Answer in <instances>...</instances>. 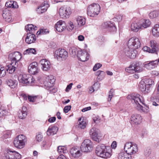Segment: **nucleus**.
I'll list each match as a JSON object with an SVG mask.
<instances>
[{
	"instance_id": "f257e3e1",
	"label": "nucleus",
	"mask_w": 159,
	"mask_h": 159,
	"mask_svg": "<svg viewBox=\"0 0 159 159\" xmlns=\"http://www.w3.org/2000/svg\"><path fill=\"white\" fill-rule=\"evenodd\" d=\"M127 98L131 100L134 107L138 110L144 112H147L148 111V107L144 104L142 98L140 95H129Z\"/></svg>"
},
{
	"instance_id": "f03ea898",
	"label": "nucleus",
	"mask_w": 159,
	"mask_h": 159,
	"mask_svg": "<svg viewBox=\"0 0 159 159\" xmlns=\"http://www.w3.org/2000/svg\"><path fill=\"white\" fill-rule=\"evenodd\" d=\"M154 84V82L151 79H143L139 84V89L144 93H148L150 92V89Z\"/></svg>"
},
{
	"instance_id": "7ed1b4c3",
	"label": "nucleus",
	"mask_w": 159,
	"mask_h": 159,
	"mask_svg": "<svg viewBox=\"0 0 159 159\" xmlns=\"http://www.w3.org/2000/svg\"><path fill=\"white\" fill-rule=\"evenodd\" d=\"M27 141L26 137L23 134H20L15 138L13 143L16 148L18 149H22L25 147Z\"/></svg>"
},
{
	"instance_id": "20e7f679",
	"label": "nucleus",
	"mask_w": 159,
	"mask_h": 159,
	"mask_svg": "<svg viewBox=\"0 0 159 159\" xmlns=\"http://www.w3.org/2000/svg\"><path fill=\"white\" fill-rule=\"evenodd\" d=\"M106 147L103 144L97 146L95 152L97 155L103 158H107L111 156L110 153L107 151Z\"/></svg>"
},
{
	"instance_id": "39448f33",
	"label": "nucleus",
	"mask_w": 159,
	"mask_h": 159,
	"mask_svg": "<svg viewBox=\"0 0 159 159\" xmlns=\"http://www.w3.org/2000/svg\"><path fill=\"white\" fill-rule=\"evenodd\" d=\"M100 10V7L98 4L93 3L88 7L87 14L90 17H95L99 13Z\"/></svg>"
},
{
	"instance_id": "423d86ee",
	"label": "nucleus",
	"mask_w": 159,
	"mask_h": 159,
	"mask_svg": "<svg viewBox=\"0 0 159 159\" xmlns=\"http://www.w3.org/2000/svg\"><path fill=\"white\" fill-rule=\"evenodd\" d=\"M124 150L126 153L131 156L138 151V148L137 145L135 143L128 142L125 144Z\"/></svg>"
},
{
	"instance_id": "0eeeda50",
	"label": "nucleus",
	"mask_w": 159,
	"mask_h": 159,
	"mask_svg": "<svg viewBox=\"0 0 159 159\" xmlns=\"http://www.w3.org/2000/svg\"><path fill=\"white\" fill-rule=\"evenodd\" d=\"M18 80L20 82L26 85H32L34 81V79L31 75L25 74L19 75Z\"/></svg>"
},
{
	"instance_id": "6e6552de",
	"label": "nucleus",
	"mask_w": 159,
	"mask_h": 159,
	"mask_svg": "<svg viewBox=\"0 0 159 159\" xmlns=\"http://www.w3.org/2000/svg\"><path fill=\"white\" fill-rule=\"evenodd\" d=\"M54 56L55 58L58 59L61 58L63 60H65L68 57V52L64 49H59L55 51Z\"/></svg>"
},
{
	"instance_id": "1a4fd4ad",
	"label": "nucleus",
	"mask_w": 159,
	"mask_h": 159,
	"mask_svg": "<svg viewBox=\"0 0 159 159\" xmlns=\"http://www.w3.org/2000/svg\"><path fill=\"white\" fill-rule=\"evenodd\" d=\"M92 148V143L89 139L84 140L80 146L82 152H90Z\"/></svg>"
},
{
	"instance_id": "9d476101",
	"label": "nucleus",
	"mask_w": 159,
	"mask_h": 159,
	"mask_svg": "<svg viewBox=\"0 0 159 159\" xmlns=\"http://www.w3.org/2000/svg\"><path fill=\"white\" fill-rule=\"evenodd\" d=\"M141 43L139 39L135 37L130 39L128 41V46L134 49H138L140 46Z\"/></svg>"
},
{
	"instance_id": "9b49d317",
	"label": "nucleus",
	"mask_w": 159,
	"mask_h": 159,
	"mask_svg": "<svg viewBox=\"0 0 159 159\" xmlns=\"http://www.w3.org/2000/svg\"><path fill=\"white\" fill-rule=\"evenodd\" d=\"M77 52V56L79 60L85 62L89 59V54L85 50L79 51Z\"/></svg>"
},
{
	"instance_id": "f8f14e48",
	"label": "nucleus",
	"mask_w": 159,
	"mask_h": 159,
	"mask_svg": "<svg viewBox=\"0 0 159 159\" xmlns=\"http://www.w3.org/2000/svg\"><path fill=\"white\" fill-rule=\"evenodd\" d=\"M22 57L20 53L16 52L14 53L10 54L8 56V58L13 62L16 66H17V63L21 58Z\"/></svg>"
},
{
	"instance_id": "ddd939ff",
	"label": "nucleus",
	"mask_w": 159,
	"mask_h": 159,
	"mask_svg": "<svg viewBox=\"0 0 159 159\" xmlns=\"http://www.w3.org/2000/svg\"><path fill=\"white\" fill-rule=\"evenodd\" d=\"M59 15L62 18H66V16H68L71 13L70 9L69 7L66 6L61 7L59 11Z\"/></svg>"
},
{
	"instance_id": "4468645a",
	"label": "nucleus",
	"mask_w": 159,
	"mask_h": 159,
	"mask_svg": "<svg viewBox=\"0 0 159 159\" xmlns=\"http://www.w3.org/2000/svg\"><path fill=\"white\" fill-rule=\"evenodd\" d=\"M21 156L19 153L15 151H9L5 154V157L7 159H20Z\"/></svg>"
},
{
	"instance_id": "2eb2a0df",
	"label": "nucleus",
	"mask_w": 159,
	"mask_h": 159,
	"mask_svg": "<svg viewBox=\"0 0 159 159\" xmlns=\"http://www.w3.org/2000/svg\"><path fill=\"white\" fill-rule=\"evenodd\" d=\"M124 51L125 55L131 59L134 58L137 53V51L135 49L128 47L125 49Z\"/></svg>"
},
{
	"instance_id": "dca6fc26",
	"label": "nucleus",
	"mask_w": 159,
	"mask_h": 159,
	"mask_svg": "<svg viewBox=\"0 0 159 159\" xmlns=\"http://www.w3.org/2000/svg\"><path fill=\"white\" fill-rule=\"evenodd\" d=\"M142 120V117L139 114H135L132 115L130 118V123L131 125L139 124Z\"/></svg>"
},
{
	"instance_id": "f3484780",
	"label": "nucleus",
	"mask_w": 159,
	"mask_h": 159,
	"mask_svg": "<svg viewBox=\"0 0 159 159\" xmlns=\"http://www.w3.org/2000/svg\"><path fill=\"white\" fill-rule=\"evenodd\" d=\"M81 150L75 147L71 148L70 150V153L72 158H78L82 155Z\"/></svg>"
},
{
	"instance_id": "a211bd4d",
	"label": "nucleus",
	"mask_w": 159,
	"mask_h": 159,
	"mask_svg": "<svg viewBox=\"0 0 159 159\" xmlns=\"http://www.w3.org/2000/svg\"><path fill=\"white\" fill-rule=\"evenodd\" d=\"M40 63L41 65V69L43 71H47L50 69V62L46 59L41 60L40 61Z\"/></svg>"
},
{
	"instance_id": "6ab92c4d",
	"label": "nucleus",
	"mask_w": 159,
	"mask_h": 159,
	"mask_svg": "<svg viewBox=\"0 0 159 159\" xmlns=\"http://www.w3.org/2000/svg\"><path fill=\"white\" fill-rule=\"evenodd\" d=\"M99 130L95 128H93L90 130V135L93 140L98 142L99 141V136L98 135Z\"/></svg>"
},
{
	"instance_id": "aec40b11",
	"label": "nucleus",
	"mask_w": 159,
	"mask_h": 159,
	"mask_svg": "<svg viewBox=\"0 0 159 159\" xmlns=\"http://www.w3.org/2000/svg\"><path fill=\"white\" fill-rule=\"evenodd\" d=\"M66 28V25L64 21L59 20L55 24V28L59 32L63 31Z\"/></svg>"
},
{
	"instance_id": "412c9836",
	"label": "nucleus",
	"mask_w": 159,
	"mask_h": 159,
	"mask_svg": "<svg viewBox=\"0 0 159 159\" xmlns=\"http://www.w3.org/2000/svg\"><path fill=\"white\" fill-rule=\"evenodd\" d=\"M38 64L34 62L31 63L28 66V72L31 74L34 75L38 72Z\"/></svg>"
},
{
	"instance_id": "4be33fe9",
	"label": "nucleus",
	"mask_w": 159,
	"mask_h": 159,
	"mask_svg": "<svg viewBox=\"0 0 159 159\" xmlns=\"http://www.w3.org/2000/svg\"><path fill=\"white\" fill-rule=\"evenodd\" d=\"M36 40L35 35L34 34L28 33L25 39V42L28 44L34 43Z\"/></svg>"
},
{
	"instance_id": "5701e85b",
	"label": "nucleus",
	"mask_w": 159,
	"mask_h": 159,
	"mask_svg": "<svg viewBox=\"0 0 159 159\" xmlns=\"http://www.w3.org/2000/svg\"><path fill=\"white\" fill-rule=\"evenodd\" d=\"M105 28H107L110 31H115L116 30V28L113 22H106L104 24L103 26Z\"/></svg>"
},
{
	"instance_id": "b1692460",
	"label": "nucleus",
	"mask_w": 159,
	"mask_h": 159,
	"mask_svg": "<svg viewBox=\"0 0 159 159\" xmlns=\"http://www.w3.org/2000/svg\"><path fill=\"white\" fill-rule=\"evenodd\" d=\"M158 65L157 60L149 61L144 65V67L148 70H151L156 67Z\"/></svg>"
},
{
	"instance_id": "393cba45",
	"label": "nucleus",
	"mask_w": 159,
	"mask_h": 159,
	"mask_svg": "<svg viewBox=\"0 0 159 159\" xmlns=\"http://www.w3.org/2000/svg\"><path fill=\"white\" fill-rule=\"evenodd\" d=\"M142 28L141 24L139 22H134L131 25V30L134 32H137L140 29Z\"/></svg>"
},
{
	"instance_id": "a878e982",
	"label": "nucleus",
	"mask_w": 159,
	"mask_h": 159,
	"mask_svg": "<svg viewBox=\"0 0 159 159\" xmlns=\"http://www.w3.org/2000/svg\"><path fill=\"white\" fill-rule=\"evenodd\" d=\"M58 128L55 126H49L47 131V134L48 136L53 135L57 131Z\"/></svg>"
},
{
	"instance_id": "bb28decb",
	"label": "nucleus",
	"mask_w": 159,
	"mask_h": 159,
	"mask_svg": "<svg viewBox=\"0 0 159 159\" xmlns=\"http://www.w3.org/2000/svg\"><path fill=\"white\" fill-rule=\"evenodd\" d=\"M7 83L8 86L12 89L15 88L18 84V82L16 80L11 79L7 80Z\"/></svg>"
},
{
	"instance_id": "cd10ccee",
	"label": "nucleus",
	"mask_w": 159,
	"mask_h": 159,
	"mask_svg": "<svg viewBox=\"0 0 159 159\" xmlns=\"http://www.w3.org/2000/svg\"><path fill=\"white\" fill-rule=\"evenodd\" d=\"M37 29V27L33 24H29L25 26V30L28 33L34 34V31Z\"/></svg>"
},
{
	"instance_id": "c85d7f7f",
	"label": "nucleus",
	"mask_w": 159,
	"mask_h": 159,
	"mask_svg": "<svg viewBox=\"0 0 159 159\" xmlns=\"http://www.w3.org/2000/svg\"><path fill=\"white\" fill-rule=\"evenodd\" d=\"M150 46L151 48L152 53H154L158 51V45L155 41H150Z\"/></svg>"
},
{
	"instance_id": "c756f323",
	"label": "nucleus",
	"mask_w": 159,
	"mask_h": 159,
	"mask_svg": "<svg viewBox=\"0 0 159 159\" xmlns=\"http://www.w3.org/2000/svg\"><path fill=\"white\" fill-rule=\"evenodd\" d=\"M26 108L25 107H23L21 110L18 111V116L21 119L25 118L27 116Z\"/></svg>"
},
{
	"instance_id": "7c9ffc66",
	"label": "nucleus",
	"mask_w": 159,
	"mask_h": 159,
	"mask_svg": "<svg viewBox=\"0 0 159 159\" xmlns=\"http://www.w3.org/2000/svg\"><path fill=\"white\" fill-rule=\"evenodd\" d=\"M54 82V79L52 76H51L48 77V78L47 79V80L44 82V84L45 86L51 88L53 85Z\"/></svg>"
},
{
	"instance_id": "2f4dec72",
	"label": "nucleus",
	"mask_w": 159,
	"mask_h": 159,
	"mask_svg": "<svg viewBox=\"0 0 159 159\" xmlns=\"http://www.w3.org/2000/svg\"><path fill=\"white\" fill-rule=\"evenodd\" d=\"M16 66L15 63L11 62V63L7 65L6 68L7 70L10 74H12L14 72L15 70Z\"/></svg>"
},
{
	"instance_id": "473e14b6",
	"label": "nucleus",
	"mask_w": 159,
	"mask_h": 159,
	"mask_svg": "<svg viewBox=\"0 0 159 159\" xmlns=\"http://www.w3.org/2000/svg\"><path fill=\"white\" fill-rule=\"evenodd\" d=\"M153 35L156 37L159 36V24H156L152 29Z\"/></svg>"
},
{
	"instance_id": "72a5a7b5",
	"label": "nucleus",
	"mask_w": 159,
	"mask_h": 159,
	"mask_svg": "<svg viewBox=\"0 0 159 159\" xmlns=\"http://www.w3.org/2000/svg\"><path fill=\"white\" fill-rule=\"evenodd\" d=\"M5 6L8 7L12 8H18L17 2L14 1H10L6 2Z\"/></svg>"
},
{
	"instance_id": "f704fd0d",
	"label": "nucleus",
	"mask_w": 159,
	"mask_h": 159,
	"mask_svg": "<svg viewBox=\"0 0 159 159\" xmlns=\"http://www.w3.org/2000/svg\"><path fill=\"white\" fill-rule=\"evenodd\" d=\"M131 156L126 152L120 153L118 156V159H131Z\"/></svg>"
},
{
	"instance_id": "c9c22d12",
	"label": "nucleus",
	"mask_w": 159,
	"mask_h": 159,
	"mask_svg": "<svg viewBox=\"0 0 159 159\" xmlns=\"http://www.w3.org/2000/svg\"><path fill=\"white\" fill-rule=\"evenodd\" d=\"M36 53V51L34 48H29L25 50L23 54L24 55L30 54H35Z\"/></svg>"
},
{
	"instance_id": "e433bc0d",
	"label": "nucleus",
	"mask_w": 159,
	"mask_h": 159,
	"mask_svg": "<svg viewBox=\"0 0 159 159\" xmlns=\"http://www.w3.org/2000/svg\"><path fill=\"white\" fill-rule=\"evenodd\" d=\"M78 24L79 26H82L84 25L85 23V20L84 18L81 17H79L76 19Z\"/></svg>"
},
{
	"instance_id": "4c0bfd02",
	"label": "nucleus",
	"mask_w": 159,
	"mask_h": 159,
	"mask_svg": "<svg viewBox=\"0 0 159 159\" xmlns=\"http://www.w3.org/2000/svg\"><path fill=\"white\" fill-rule=\"evenodd\" d=\"M142 22V23L141 24L142 28H146L149 26L151 24V22L149 20H143Z\"/></svg>"
},
{
	"instance_id": "58836bf2",
	"label": "nucleus",
	"mask_w": 159,
	"mask_h": 159,
	"mask_svg": "<svg viewBox=\"0 0 159 159\" xmlns=\"http://www.w3.org/2000/svg\"><path fill=\"white\" fill-rule=\"evenodd\" d=\"M133 66L135 68V72H140L142 71V69L139 66V63H133Z\"/></svg>"
},
{
	"instance_id": "ea45409f",
	"label": "nucleus",
	"mask_w": 159,
	"mask_h": 159,
	"mask_svg": "<svg viewBox=\"0 0 159 159\" xmlns=\"http://www.w3.org/2000/svg\"><path fill=\"white\" fill-rule=\"evenodd\" d=\"M57 151L60 153H65L66 152L67 150L66 148L64 146H59L57 148Z\"/></svg>"
},
{
	"instance_id": "a19ab883",
	"label": "nucleus",
	"mask_w": 159,
	"mask_h": 159,
	"mask_svg": "<svg viewBox=\"0 0 159 159\" xmlns=\"http://www.w3.org/2000/svg\"><path fill=\"white\" fill-rule=\"evenodd\" d=\"M134 68L133 66V64H132L129 67L126 68L125 71L129 73H134L135 72Z\"/></svg>"
},
{
	"instance_id": "79ce46f5",
	"label": "nucleus",
	"mask_w": 159,
	"mask_h": 159,
	"mask_svg": "<svg viewBox=\"0 0 159 159\" xmlns=\"http://www.w3.org/2000/svg\"><path fill=\"white\" fill-rule=\"evenodd\" d=\"M39 6L41 8V9H42L43 11L45 12L49 7V5L47 3V2L44 1L43 3H42Z\"/></svg>"
},
{
	"instance_id": "37998d69",
	"label": "nucleus",
	"mask_w": 159,
	"mask_h": 159,
	"mask_svg": "<svg viewBox=\"0 0 159 159\" xmlns=\"http://www.w3.org/2000/svg\"><path fill=\"white\" fill-rule=\"evenodd\" d=\"M79 124H78V127L81 129H84L86 126V122L85 121H81V118H80L78 120Z\"/></svg>"
},
{
	"instance_id": "c03bdc74",
	"label": "nucleus",
	"mask_w": 159,
	"mask_h": 159,
	"mask_svg": "<svg viewBox=\"0 0 159 159\" xmlns=\"http://www.w3.org/2000/svg\"><path fill=\"white\" fill-rule=\"evenodd\" d=\"M158 12L156 11L151 12L149 14V16L151 19L156 18L158 16Z\"/></svg>"
},
{
	"instance_id": "a18cd8bd",
	"label": "nucleus",
	"mask_w": 159,
	"mask_h": 159,
	"mask_svg": "<svg viewBox=\"0 0 159 159\" xmlns=\"http://www.w3.org/2000/svg\"><path fill=\"white\" fill-rule=\"evenodd\" d=\"M10 12L7 9H6L3 11L2 16L4 18H7V17H9Z\"/></svg>"
},
{
	"instance_id": "49530a36",
	"label": "nucleus",
	"mask_w": 159,
	"mask_h": 159,
	"mask_svg": "<svg viewBox=\"0 0 159 159\" xmlns=\"http://www.w3.org/2000/svg\"><path fill=\"white\" fill-rule=\"evenodd\" d=\"M38 96H31L30 95H28V99L29 101L30 102H35L36 99L37 98Z\"/></svg>"
},
{
	"instance_id": "de8ad7c7",
	"label": "nucleus",
	"mask_w": 159,
	"mask_h": 159,
	"mask_svg": "<svg viewBox=\"0 0 159 159\" xmlns=\"http://www.w3.org/2000/svg\"><path fill=\"white\" fill-rule=\"evenodd\" d=\"M6 71L3 67H0V77L4 76L5 75ZM2 83L1 80L0 79V85Z\"/></svg>"
},
{
	"instance_id": "09e8293b",
	"label": "nucleus",
	"mask_w": 159,
	"mask_h": 159,
	"mask_svg": "<svg viewBox=\"0 0 159 159\" xmlns=\"http://www.w3.org/2000/svg\"><path fill=\"white\" fill-rule=\"evenodd\" d=\"M114 90L113 89H111L109 92V94L108 95V101H111V98L113 97L114 95Z\"/></svg>"
},
{
	"instance_id": "8fccbe9b",
	"label": "nucleus",
	"mask_w": 159,
	"mask_h": 159,
	"mask_svg": "<svg viewBox=\"0 0 159 159\" xmlns=\"http://www.w3.org/2000/svg\"><path fill=\"white\" fill-rule=\"evenodd\" d=\"M11 135L10 133L9 132L5 131L3 133V135L2 136L3 139H7L9 138Z\"/></svg>"
},
{
	"instance_id": "3c124183",
	"label": "nucleus",
	"mask_w": 159,
	"mask_h": 159,
	"mask_svg": "<svg viewBox=\"0 0 159 159\" xmlns=\"http://www.w3.org/2000/svg\"><path fill=\"white\" fill-rule=\"evenodd\" d=\"M43 138V137L41 133H39L36 135V139L37 141L40 142L42 140Z\"/></svg>"
},
{
	"instance_id": "603ef678",
	"label": "nucleus",
	"mask_w": 159,
	"mask_h": 159,
	"mask_svg": "<svg viewBox=\"0 0 159 159\" xmlns=\"http://www.w3.org/2000/svg\"><path fill=\"white\" fill-rule=\"evenodd\" d=\"M95 75L97 76L102 75V78H103L105 75V72L102 71L98 70L95 73Z\"/></svg>"
},
{
	"instance_id": "864d4df0",
	"label": "nucleus",
	"mask_w": 159,
	"mask_h": 159,
	"mask_svg": "<svg viewBox=\"0 0 159 159\" xmlns=\"http://www.w3.org/2000/svg\"><path fill=\"white\" fill-rule=\"evenodd\" d=\"M77 52V51L76 48L75 47H73L70 49V53L72 54L73 56H75L76 55Z\"/></svg>"
},
{
	"instance_id": "5fc2aeb1",
	"label": "nucleus",
	"mask_w": 159,
	"mask_h": 159,
	"mask_svg": "<svg viewBox=\"0 0 159 159\" xmlns=\"http://www.w3.org/2000/svg\"><path fill=\"white\" fill-rule=\"evenodd\" d=\"M102 66V65L101 64L99 63H97L94 66L93 68V70L94 71H95L98 69L100 68Z\"/></svg>"
},
{
	"instance_id": "6e6d98bb",
	"label": "nucleus",
	"mask_w": 159,
	"mask_h": 159,
	"mask_svg": "<svg viewBox=\"0 0 159 159\" xmlns=\"http://www.w3.org/2000/svg\"><path fill=\"white\" fill-rule=\"evenodd\" d=\"M71 107L70 105L65 106L63 109L64 112L67 113L70 110Z\"/></svg>"
},
{
	"instance_id": "4d7b16f0",
	"label": "nucleus",
	"mask_w": 159,
	"mask_h": 159,
	"mask_svg": "<svg viewBox=\"0 0 159 159\" xmlns=\"http://www.w3.org/2000/svg\"><path fill=\"white\" fill-rule=\"evenodd\" d=\"M151 150L149 148L145 149L144 151V154L146 156H148L151 153Z\"/></svg>"
},
{
	"instance_id": "13d9d810",
	"label": "nucleus",
	"mask_w": 159,
	"mask_h": 159,
	"mask_svg": "<svg viewBox=\"0 0 159 159\" xmlns=\"http://www.w3.org/2000/svg\"><path fill=\"white\" fill-rule=\"evenodd\" d=\"M143 49L144 51L148 52L149 53H151V48L147 46L144 47L143 48Z\"/></svg>"
},
{
	"instance_id": "bf43d9fd",
	"label": "nucleus",
	"mask_w": 159,
	"mask_h": 159,
	"mask_svg": "<svg viewBox=\"0 0 159 159\" xmlns=\"http://www.w3.org/2000/svg\"><path fill=\"white\" fill-rule=\"evenodd\" d=\"M115 18L117 20V21H121L122 19V16L121 15H116Z\"/></svg>"
},
{
	"instance_id": "052dcab7",
	"label": "nucleus",
	"mask_w": 159,
	"mask_h": 159,
	"mask_svg": "<svg viewBox=\"0 0 159 159\" xmlns=\"http://www.w3.org/2000/svg\"><path fill=\"white\" fill-rule=\"evenodd\" d=\"M69 27L68 28V30L70 31L72 30L74 27V25L73 24V23L71 22H70L69 23Z\"/></svg>"
},
{
	"instance_id": "680f3d73",
	"label": "nucleus",
	"mask_w": 159,
	"mask_h": 159,
	"mask_svg": "<svg viewBox=\"0 0 159 159\" xmlns=\"http://www.w3.org/2000/svg\"><path fill=\"white\" fill-rule=\"evenodd\" d=\"M73 84L72 83H70L68 85L65 89L66 92H68L71 88Z\"/></svg>"
},
{
	"instance_id": "e2e57ef3",
	"label": "nucleus",
	"mask_w": 159,
	"mask_h": 159,
	"mask_svg": "<svg viewBox=\"0 0 159 159\" xmlns=\"http://www.w3.org/2000/svg\"><path fill=\"white\" fill-rule=\"evenodd\" d=\"M36 11L39 14H41L45 12L43 11V10L40 6H39L37 9Z\"/></svg>"
},
{
	"instance_id": "0e129e2a",
	"label": "nucleus",
	"mask_w": 159,
	"mask_h": 159,
	"mask_svg": "<svg viewBox=\"0 0 159 159\" xmlns=\"http://www.w3.org/2000/svg\"><path fill=\"white\" fill-rule=\"evenodd\" d=\"M42 146L45 149H46L49 147V146L47 145V143L45 141L43 142Z\"/></svg>"
},
{
	"instance_id": "69168bd1",
	"label": "nucleus",
	"mask_w": 159,
	"mask_h": 159,
	"mask_svg": "<svg viewBox=\"0 0 159 159\" xmlns=\"http://www.w3.org/2000/svg\"><path fill=\"white\" fill-rule=\"evenodd\" d=\"M56 120V118L55 117H53L50 118L48 119V121L50 123H52L54 122Z\"/></svg>"
},
{
	"instance_id": "338daca9",
	"label": "nucleus",
	"mask_w": 159,
	"mask_h": 159,
	"mask_svg": "<svg viewBox=\"0 0 159 159\" xmlns=\"http://www.w3.org/2000/svg\"><path fill=\"white\" fill-rule=\"evenodd\" d=\"M152 74L153 76H157L159 75V72L156 70H153L152 71Z\"/></svg>"
},
{
	"instance_id": "774afa93",
	"label": "nucleus",
	"mask_w": 159,
	"mask_h": 159,
	"mask_svg": "<svg viewBox=\"0 0 159 159\" xmlns=\"http://www.w3.org/2000/svg\"><path fill=\"white\" fill-rule=\"evenodd\" d=\"M57 159H67L66 157L62 154H61L59 155Z\"/></svg>"
}]
</instances>
